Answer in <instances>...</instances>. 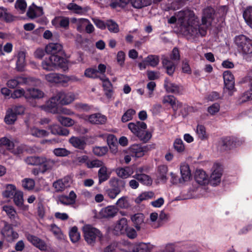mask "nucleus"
<instances>
[{
	"label": "nucleus",
	"mask_w": 252,
	"mask_h": 252,
	"mask_svg": "<svg viewBox=\"0 0 252 252\" xmlns=\"http://www.w3.org/2000/svg\"><path fill=\"white\" fill-rule=\"evenodd\" d=\"M214 10L212 8H207L203 11L202 23L199 25V19L193 11L185 9L178 12L176 16H172L168 19L169 24H174L176 21L180 25L181 31L186 35L197 37L199 35L205 36L207 30L211 26Z\"/></svg>",
	"instance_id": "nucleus-1"
},
{
	"label": "nucleus",
	"mask_w": 252,
	"mask_h": 252,
	"mask_svg": "<svg viewBox=\"0 0 252 252\" xmlns=\"http://www.w3.org/2000/svg\"><path fill=\"white\" fill-rule=\"evenodd\" d=\"M85 240L88 244L94 246L96 242H101L103 238L102 233L97 228L90 224L82 227Z\"/></svg>",
	"instance_id": "nucleus-2"
},
{
	"label": "nucleus",
	"mask_w": 252,
	"mask_h": 252,
	"mask_svg": "<svg viewBox=\"0 0 252 252\" xmlns=\"http://www.w3.org/2000/svg\"><path fill=\"white\" fill-rule=\"evenodd\" d=\"M128 128L144 142H147L151 138V133L146 130L147 125L143 122L137 121L136 123H130L128 125Z\"/></svg>",
	"instance_id": "nucleus-3"
},
{
	"label": "nucleus",
	"mask_w": 252,
	"mask_h": 252,
	"mask_svg": "<svg viewBox=\"0 0 252 252\" xmlns=\"http://www.w3.org/2000/svg\"><path fill=\"white\" fill-rule=\"evenodd\" d=\"M234 41L240 53L243 55L252 56V40L243 34H241L236 36Z\"/></svg>",
	"instance_id": "nucleus-4"
},
{
	"label": "nucleus",
	"mask_w": 252,
	"mask_h": 252,
	"mask_svg": "<svg viewBox=\"0 0 252 252\" xmlns=\"http://www.w3.org/2000/svg\"><path fill=\"white\" fill-rule=\"evenodd\" d=\"M120 181L116 178H112L109 181L111 188L106 190V194L110 199H114L120 193L121 189L119 186Z\"/></svg>",
	"instance_id": "nucleus-5"
},
{
	"label": "nucleus",
	"mask_w": 252,
	"mask_h": 252,
	"mask_svg": "<svg viewBox=\"0 0 252 252\" xmlns=\"http://www.w3.org/2000/svg\"><path fill=\"white\" fill-rule=\"evenodd\" d=\"M222 175V168L219 164H215L213 167V172L209 179V183L213 186L218 185L221 181Z\"/></svg>",
	"instance_id": "nucleus-6"
},
{
	"label": "nucleus",
	"mask_w": 252,
	"mask_h": 252,
	"mask_svg": "<svg viewBox=\"0 0 252 252\" xmlns=\"http://www.w3.org/2000/svg\"><path fill=\"white\" fill-rule=\"evenodd\" d=\"M223 78L225 89L229 91V94L232 95L235 89V81L233 75L230 71L226 70L223 73Z\"/></svg>",
	"instance_id": "nucleus-7"
},
{
	"label": "nucleus",
	"mask_w": 252,
	"mask_h": 252,
	"mask_svg": "<svg viewBox=\"0 0 252 252\" xmlns=\"http://www.w3.org/2000/svg\"><path fill=\"white\" fill-rule=\"evenodd\" d=\"M2 210L6 213L11 220L13 221L14 226H17L21 224V220L13 206L4 205L2 207Z\"/></svg>",
	"instance_id": "nucleus-8"
},
{
	"label": "nucleus",
	"mask_w": 252,
	"mask_h": 252,
	"mask_svg": "<svg viewBox=\"0 0 252 252\" xmlns=\"http://www.w3.org/2000/svg\"><path fill=\"white\" fill-rule=\"evenodd\" d=\"M31 81V78L22 76H17L8 80L6 83L7 87L10 89H14L18 85H26Z\"/></svg>",
	"instance_id": "nucleus-9"
},
{
	"label": "nucleus",
	"mask_w": 252,
	"mask_h": 252,
	"mask_svg": "<svg viewBox=\"0 0 252 252\" xmlns=\"http://www.w3.org/2000/svg\"><path fill=\"white\" fill-rule=\"evenodd\" d=\"M1 232L2 235L8 242L13 241L18 237V234L14 231L11 225L5 221Z\"/></svg>",
	"instance_id": "nucleus-10"
},
{
	"label": "nucleus",
	"mask_w": 252,
	"mask_h": 252,
	"mask_svg": "<svg viewBox=\"0 0 252 252\" xmlns=\"http://www.w3.org/2000/svg\"><path fill=\"white\" fill-rule=\"evenodd\" d=\"M131 220L133 226L137 231L145 229V222L144 221V215L142 213H137L131 215Z\"/></svg>",
	"instance_id": "nucleus-11"
},
{
	"label": "nucleus",
	"mask_w": 252,
	"mask_h": 252,
	"mask_svg": "<svg viewBox=\"0 0 252 252\" xmlns=\"http://www.w3.org/2000/svg\"><path fill=\"white\" fill-rule=\"evenodd\" d=\"M84 120L88 121L92 124L102 125L106 123L107 118L104 115L100 113H95L85 116Z\"/></svg>",
	"instance_id": "nucleus-12"
},
{
	"label": "nucleus",
	"mask_w": 252,
	"mask_h": 252,
	"mask_svg": "<svg viewBox=\"0 0 252 252\" xmlns=\"http://www.w3.org/2000/svg\"><path fill=\"white\" fill-rule=\"evenodd\" d=\"M27 238L30 243L39 250L45 251L47 249V246L46 243L44 240L38 237L31 234H28Z\"/></svg>",
	"instance_id": "nucleus-13"
},
{
	"label": "nucleus",
	"mask_w": 252,
	"mask_h": 252,
	"mask_svg": "<svg viewBox=\"0 0 252 252\" xmlns=\"http://www.w3.org/2000/svg\"><path fill=\"white\" fill-rule=\"evenodd\" d=\"M148 147V146H147L142 147L140 145H133L129 148V152L132 157H141L144 156L146 152L149 150L150 149Z\"/></svg>",
	"instance_id": "nucleus-14"
},
{
	"label": "nucleus",
	"mask_w": 252,
	"mask_h": 252,
	"mask_svg": "<svg viewBox=\"0 0 252 252\" xmlns=\"http://www.w3.org/2000/svg\"><path fill=\"white\" fill-rule=\"evenodd\" d=\"M52 24L56 28L68 29L69 25V18L66 17L56 16L51 21Z\"/></svg>",
	"instance_id": "nucleus-15"
},
{
	"label": "nucleus",
	"mask_w": 252,
	"mask_h": 252,
	"mask_svg": "<svg viewBox=\"0 0 252 252\" xmlns=\"http://www.w3.org/2000/svg\"><path fill=\"white\" fill-rule=\"evenodd\" d=\"M69 178L65 177L54 182L53 187L56 192H62L69 186Z\"/></svg>",
	"instance_id": "nucleus-16"
},
{
	"label": "nucleus",
	"mask_w": 252,
	"mask_h": 252,
	"mask_svg": "<svg viewBox=\"0 0 252 252\" xmlns=\"http://www.w3.org/2000/svg\"><path fill=\"white\" fill-rule=\"evenodd\" d=\"M128 227L127 220L125 218H123L119 220L115 224L113 228L114 233L116 235L125 233Z\"/></svg>",
	"instance_id": "nucleus-17"
},
{
	"label": "nucleus",
	"mask_w": 252,
	"mask_h": 252,
	"mask_svg": "<svg viewBox=\"0 0 252 252\" xmlns=\"http://www.w3.org/2000/svg\"><path fill=\"white\" fill-rule=\"evenodd\" d=\"M56 161L51 158H47L45 157H41L40 165H42L41 172L44 173L48 170L52 169L56 165Z\"/></svg>",
	"instance_id": "nucleus-18"
},
{
	"label": "nucleus",
	"mask_w": 252,
	"mask_h": 252,
	"mask_svg": "<svg viewBox=\"0 0 252 252\" xmlns=\"http://www.w3.org/2000/svg\"><path fill=\"white\" fill-rule=\"evenodd\" d=\"M44 78L52 84H63V75L57 73H50L45 75Z\"/></svg>",
	"instance_id": "nucleus-19"
},
{
	"label": "nucleus",
	"mask_w": 252,
	"mask_h": 252,
	"mask_svg": "<svg viewBox=\"0 0 252 252\" xmlns=\"http://www.w3.org/2000/svg\"><path fill=\"white\" fill-rule=\"evenodd\" d=\"M162 102L164 104H169L174 111L182 107V103L179 102L173 95H167L162 97Z\"/></svg>",
	"instance_id": "nucleus-20"
},
{
	"label": "nucleus",
	"mask_w": 252,
	"mask_h": 252,
	"mask_svg": "<svg viewBox=\"0 0 252 252\" xmlns=\"http://www.w3.org/2000/svg\"><path fill=\"white\" fill-rule=\"evenodd\" d=\"M164 86L166 91L168 93L181 94L183 91V88L181 86L173 83L167 79L165 80Z\"/></svg>",
	"instance_id": "nucleus-21"
},
{
	"label": "nucleus",
	"mask_w": 252,
	"mask_h": 252,
	"mask_svg": "<svg viewBox=\"0 0 252 252\" xmlns=\"http://www.w3.org/2000/svg\"><path fill=\"white\" fill-rule=\"evenodd\" d=\"M118 210L115 206H108L102 208L99 212V215L101 218H110L116 216Z\"/></svg>",
	"instance_id": "nucleus-22"
},
{
	"label": "nucleus",
	"mask_w": 252,
	"mask_h": 252,
	"mask_svg": "<svg viewBox=\"0 0 252 252\" xmlns=\"http://www.w3.org/2000/svg\"><path fill=\"white\" fill-rule=\"evenodd\" d=\"M63 45L59 43H49L45 48V51L47 54L54 55L58 53L62 54L63 52Z\"/></svg>",
	"instance_id": "nucleus-23"
},
{
	"label": "nucleus",
	"mask_w": 252,
	"mask_h": 252,
	"mask_svg": "<svg viewBox=\"0 0 252 252\" xmlns=\"http://www.w3.org/2000/svg\"><path fill=\"white\" fill-rule=\"evenodd\" d=\"M44 93L37 88H29L26 90V99H40L43 97Z\"/></svg>",
	"instance_id": "nucleus-24"
},
{
	"label": "nucleus",
	"mask_w": 252,
	"mask_h": 252,
	"mask_svg": "<svg viewBox=\"0 0 252 252\" xmlns=\"http://www.w3.org/2000/svg\"><path fill=\"white\" fill-rule=\"evenodd\" d=\"M43 14V12L42 7H38L34 4L29 6L27 12V15L31 19H34Z\"/></svg>",
	"instance_id": "nucleus-25"
},
{
	"label": "nucleus",
	"mask_w": 252,
	"mask_h": 252,
	"mask_svg": "<svg viewBox=\"0 0 252 252\" xmlns=\"http://www.w3.org/2000/svg\"><path fill=\"white\" fill-rule=\"evenodd\" d=\"M162 63L163 66L166 69L167 73L172 75L175 69V64L173 61H171L167 57H163Z\"/></svg>",
	"instance_id": "nucleus-26"
},
{
	"label": "nucleus",
	"mask_w": 252,
	"mask_h": 252,
	"mask_svg": "<svg viewBox=\"0 0 252 252\" xmlns=\"http://www.w3.org/2000/svg\"><path fill=\"white\" fill-rule=\"evenodd\" d=\"M194 178L197 183L200 185H205L209 183V178L206 172L202 169L196 170Z\"/></svg>",
	"instance_id": "nucleus-27"
},
{
	"label": "nucleus",
	"mask_w": 252,
	"mask_h": 252,
	"mask_svg": "<svg viewBox=\"0 0 252 252\" xmlns=\"http://www.w3.org/2000/svg\"><path fill=\"white\" fill-rule=\"evenodd\" d=\"M117 175L121 178L126 179L133 173V169L129 167L118 168L116 169Z\"/></svg>",
	"instance_id": "nucleus-28"
},
{
	"label": "nucleus",
	"mask_w": 252,
	"mask_h": 252,
	"mask_svg": "<svg viewBox=\"0 0 252 252\" xmlns=\"http://www.w3.org/2000/svg\"><path fill=\"white\" fill-rule=\"evenodd\" d=\"M132 177L143 185L150 186L153 183L152 179L148 175L143 173H136Z\"/></svg>",
	"instance_id": "nucleus-29"
},
{
	"label": "nucleus",
	"mask_w": 252,
	"mask_h": 252,
	"mask_svg": "<svg viewBox=\"0 0 252 252\" xmlns=\"http://www.w3.org/2000/svg\"><path fill=\"white\" fill-rule=\"evenodd\" d=\"M60 95L61 98V104L63 105H68L75 99V94L71 92L65 93L63 92H60Z\"/></svg>",
	"instance_id": "nucleus-30"
},
{
	"label": "nucleus",
	"mask_w": 252,
	"mask_h": 252,
	"mask_svg": "<svg viewBox=\"0 0 252 252\" xmlns=\"http://www.w3.org/2000/svg\"><path fill=\"white\" fill-rule=\"evenodd\" d=\"M69 141L73 147L79 149H83L86 144L83 137L72 136L69 139Z\"/></svg>",
	"instance_id": "nucleus-31"
},
{
	"label": "nucleus",
	"mask_w": 252,
	"mask_h": 252,
	"mask_svg": "<svg viewBox=\"0 0 252 252\" xmlns=\"http://www.w3.org/2000/svg\"><path fill=\"white\" fill-rule=\"evenodd\" d=\"M51 132L53 134H58L60 135L67 136L69 134V130L64 128H62L58 125H53L50 126L49 128Z\"/></svg>",
	"instance_id": "nucleus-32"
},
{
	"label": "nucleus",
	"mask_w": 252,
	"mask_h": 252,
	"mask_svg": "<svg viewBox=\"0 0 252 252\" xmlns=\"http://www.w3.org/2000/svg\"><path fill=\"white\" fill-rule=\"evenodd\" d=\"M180 172L182 178L184 181H187L189 180L191 177V172L189 165L187 163L184 162L181 164Z\"/></svg>",
	"instance_id": "nucleus-33"
},
{
	"label": "nucleus",
	"mask_w": 252,
	"mask_h": 252,
	"mask_svg": "<svg viewBox=\"0 0 252 252\" xmlns=\"http://www.w3.org/2000/svg\"><path fill=\"white\" fill-rule=\"evenodd\" d=\"M66 8L71 12L79 15H83L87 11L84 8L73 2L68 3L66 6Z\"/></svg>",
	"instance_id": "nucleus-34"
},
{
	"label": "nucleus",
	"mask_w": 252,
	"mask_h": 252,
	"mask_svg": "<svg viewBox=\"0 0 252 252\" xmlns=\"http://www.w3.org/2000/svg\"><path fill=\"white\" fill-rule=\"evenodd\" d=\"M232 141L230 137L221 138L219 143V147L221 151H226L232 147Z\"/></svg>",
	"instance_id": "nucleus-35"
},
{
	"label": "nucleus",
	"mask_w": 252,
	"mask_h": 252,
	"mask_svg": "<svg viewBox=\"0 0 252 252\" xmlns=\"http://www.w3.org/2000/svg\"><path fill=\"white\" fill-rule=\"evenodd\" d=\"M100 79L102 81L103 87L106 92L105 94L108 97H111L112 94V84L111 82L105 76L100 77Z\"/></svg>",
	"instance_id": "nucleus-36"
},
{
	"label": "nucleus",
	"mask_w": 252,
	"mask_h": 252,
	"mask_svg": "<svg viewBox=\"0 0 252 252\" xmlns=\"http://www.w3.org/2000/svg\"><path fill=\"white\" fill-rule=\"evenodd\" d=\"M110 177V173L108 172L107 168L105 165L99 169L98 171V177L99 183L100 184L107 180Z\"/></svg>",
	"instance_id": "nucleus-37"
},
{
	"label": "nucleus",
	"mask_w": 252,
	"mask_h": 252,
	"mask_svg": "<svg viewBox=\"0 0 252 252\" xmlns=\"http://www.w3.org/2000/svg\"><path fill=\"white\" fill-rule=\"evenodd\" d=\"M26 55L24 52H20L17 56L16 62V68L18 71H22L25 66Z\"/></svg>",
	"instance_id": "nucleus-38"
},
{
	"label": "nucleus",
	"mask_w": 252,
	"mask_h": 252,
	"mask_svg": "<svg viewBox=\"0 0 252 252\" xmlns=\"http://www.w3.org/2000/svg\"><path fill=\"white\" fill-rule=\"evenodd\" d=\"M17 117L12 110L8 108L4 117V122L7 125H13L17 120Z\"/></svg>",
	"instance_id": "nucleus-39"
},
{
	"label": "nucleus",
	"mask_w": 252,
	"mask_h": 252,
	"mask_svg": "<svg viewBox=\"0 0 252 252\" xmlns=\"http://www.w3.org/2000/svg\"><path fill=\"white\" fill-rule=\"evenodd\" d=\"M72 22L76 24L77 30L79 32H81L83 31L84 28L86 26V24L89 23V20L85 18H72Z\"/></svg>",
	"instance_id": "nucleus-40"
},
{
	"label": "nucleus",
	"mask_w": 252,
	"mask_h": 252,
	"mask_svg": "<svg viewBox=\"0 0 252 252\" xmlns=\"http://www.w3.org/2000/svg\"><path fill=\"white\" fill-rule=\"evenodd\" d=\"M0 19L6 22H10L13 20V17L6 8L0 7Z\"/></svg>",
	"instance_id": "nucleus-41"
},
{
	"label": "nucleus",
	"mask_w": 252,
	"mask_h": 252,
	"mask_svg": "<svg viewBox=\"0 0 252 252\" xmlns=\"http://www.w3.org/2000/svg\"><path fill=\"white\" fill-rule=\"evenodd\" d=\"M30 132L32 136L37 137H45L49 135V132L46 130L40 129L35 127H32L31 128Z\"/></svg>",
	"instance_id": "nucleus-42"
},
{
	"label": "nucleus",
	"mask_w": 252,
	"mask_h": 252,
	"mask_svg": "<svg viewBox=\"0 0 252 252\" xmlns=\"http://www.w3.org/2000/svg\"><path fill=\"white\" fill-rule=\"evenodd\" d=\"M17 191L14 185L9 184L6 186L5 190L3 192L2 194L6 198L12 197Z\"/></svg>",
	"instance_id": "nucleus-43"
},
{
	"label": "nucleus",
	"mask_w": 252,
	"mask_h": 252,
	"mask_svg": "<svg viewBox=\"0 0 252 252\" xmlns=\"http://www.w3.org/2000/svg\"><path fill=\"white\" fill-rule=\"evenodd\" d=\"M129 3L136 8H141L149 5L151 4L150 0H130Z\"/></svg>",
	"instance_id": "nucleus-44"
},
{
	"label": "nucleus",
	"mask_w": 252,
	"mask_h": 252,
	"mask_svg": "<svg viewBox=\"0 0 252 252\" xmlns=\"http://www.w3.org/2000/svg\"><path fill=\"white\" fill-rule=\"evenodd\" d=\"M144 62L152 67H155L158 64L159 59L157 55H150L145 59Z\"/></svg>",
	"instance_id": "nucleus-45"
},
{
	"label": "nucleus",
	"mask_w": 252,
	"mask_h": 252,
	"mask_svg": "<svg viewBox=\"0 0 252 252\" xmlns=\"http://www.w3.org/2000/svg\"><path fill=\"white\" fill-rule=\"evenodd\" d=\"M116 206L121 209H128L130 204L127 196H124L119 198L116 203Z\"/></svg>",
	"instance_id": "nucleus-46"
},
{
	"label": "nucleus",
	"mask_w": 252,
	"mask_h": 252,
	"mask_svg": "<svg viewBox=\"0 0 252 252\" xmlns=\"http://www.w3.org/2000/svg\"><path fill=\"white\" fill-rule=\"evenodd\" d=\"M154 193L152 191L144 192L135 199V202L137 204H139L143 200L153 198L154 197Z\"/></svg>",
	"instance_id": "nucleus-47"
},
{
	"label": "nucleus",
	"mask_w": 252,
	"mask_h": 252,
	"mask_svg": "<svg viewBox=\"0 0 252 252\" xmlns=\"http://www.w3.org/2000/svg\"><path fill=\"white\" fill-rule=\"evenodd\" d=\"M58 121L65 126H71L75 124V121L70 118L58 116L57 117Z\"/></svg>",
	"instance_id": "nucleus-48"
},
{
	"label": "nucleus",
	"mask_w": 252,
	"mask_h": 252,
	"mask_svg": "<svg viewBox=\"0 0 252 252\" xmlns=\"http://www.w3.org/2000/svg\"><path fill=\"white\" fill-rule=\"evenodd\" d=\"M243 16L247 24L252 29V6L248 7Z\"/></svg>",
	"instance_id": "nucleus-49"
},
{
	"label": "nucleus",
	"mask_w": 252,
	"mask_h": 252,
	"mask_svg": "<svg viewBox=\"0 0 252 252\" xmlns=\"http://www.w3.org/2000/svg\"><path fill=\"white\" fill-rule=\"evenodd\" d=\"M41 157L30 156L24 159V161L28 165L33 166L40 165Z\"/></svg>",
	"instance_id": "nucleus-50"
},
{
	"label": "nucleus",
	"mask_w": 252,
	"mask_h": 252,
	"mask_svg": "<svg viewBox=\"0 0 252 252\" xmlns=\"http://www.w3.org/2000/svg\"><path fill=\"white\" fill-rule=\"evenodd\" d=\"M196 133L198 138L202 140H204L208 138V135L206 131L205 127L203 125H197L196 129Z\"/></svg>",
	"instance_id": "nucleus-51"
},
{
	"label": "nucleus",
	"mask_w": 252,
	"mask_h": 252,
	"mask_svg": "<svg viewBox=\"0 0 252 252\" xmlns=\"http://www.w3.org/2000/svg\"><path fill=\"white\" fill-rule=\"evenodd\" d=\"M12 197L14 203L17 206L21 207L23 206L24 202L23 193L21 191L18 190Z\"/></svg>",
	"instance_id": "nucleus-52"
},
{
	"label": "nucleus",
	"mask_w": 252,
	"mask_h": 252,
	"mask_svg": "<svg viewBox=\"0 0 252 252\" xmlns=\"http://www.w3.org/2000/svg\"><path fill=\"white\" fill-rule=\"evenodd\" d=\"M48 59L56 67L57 66H61L64 60V58L54 55H51L48 58Z\"/></svg>",
	"instance_id": "nucleus-53"
},
{
	"label": "nucleus",
	"mask_w": 252,
	"mask_h": 252,
	"mask_svg": "<svg viewBox=\"0 0 252 252\" xmlns=\"http://www.w3.org/2000/svg\"><path fill=\"white\" fill-rule=\"evenodd\" d=\"M50 230L54 236L58 239H63V234L61 229L55 224H52L50 226Z\"/></svg>",
	"instance_id": "nucleus-54"
},
{
	"label": "nucleus",
	"mask_w": 252,
	"mask_h": 252,
	"mask_svg": "<svg viewBox=\"0 0 252 252\" xmlns=\"http://www.w3.org/2000/svg\"><path fill=\"white\" fill-rule=\"evenodd\" d=\"M132 252H150V251L146 244L141 243L133 247Z\"/></svg>",
	"instance_id": "nucleus-55"
},
{
	"label": "nucleus",
	"mask_w": 252,
	"mask_h": 252,
	"mask_svg": "<svg viewBox=\"0 0 252 252\" xmlns=\"http://www.w3.org/2000/svg\"><path fill=\"white\" fill-rule=\"evenodd\" d=\"M69 237L73 243H75L79 240L80 235L77 227L74 226L71 229L69 232Z\"/></svg>",
	"instance_id": "nucleus-56"
},
{
	"label": "nucleus",
	"mask_w": 252,
	"mask_h": 252,
	"mask_svg": "<svg viewBox=\"0 0 252 252\" xmlns=\"http://www.w3.org/2000/svg\"><path fill=\"white\" fill-rule=\"evenodd\" d=\"M135 114L136 111L134 109H128L122 116V121L125 123L132 120Z\"/></svg>",
	"instance_id": "nucleus-57"
},
{
	"label": "nucleus",
	"mask_w": 252,
	"mask_h": 252,
	"mask_svg": "<svg viewBox=\"0 0 252 252\" xmlns=\"http://www.w3.org/2000/svg\"><path fill=\"white\" fill-rule=\"evenodd\" d=\"M27 6V3L25 0H17L15 3V8L20 13L25 12Z\"/></svg>",
	"instance_id": "nucleus-58"
},
{
	"label": "nucleus",
	"mask_w": 252,
	"mask_h": 252,
	"mask_svg": "<svg viewBox=\"0 0 252 252\" xmlns=\"http://www.w3.org/2000/svg\"><path fill=\"white\" fill-rule=\"evenodd\" d=\"M174 149L179 153H182L185 150V146L183 140L181 139H176L174 142Z\"/></svg>",
	"instance_id": "nucleus-59"
},
{
	"label": "nucleus",
	"mask_w": 252,
	"mask_h": 252,
	"mask_svg": "<svg viewBox=\"0 0 252 252\" xmlns=\"http://www.w3.org/2000/svg\"><path fill=\"white\" fill-rule=\"evenodd\" d=\"M22 183L23 188L27 190L32 189L35 186L34 181L30 178L24 179Z\"/></svg>",
	"instance_id": "nucleus-60"
},
{
	"label": "nucleus",
	"mask_w": 252,
	"mask_h": 252,
	"mask_svg": "<svg viewBox=\"0 0 252 252\" xmlns=\"http://www.w3.org/2000/svg\"><path fill=\"white\" fill-rule=\"evenodd\" d=\"M26 90L20 88L15 90L11 94V97L13 99H17L24 96L26 98Z\"/></svg>",
	"instance_id": "nucleus-61"
},
{
	"label": "nucleus",
	"mask_w": 252,
	"mask_h": 252,
	"mask_svg": "<svg viewBox=\"0 0 252 252\" xmlns=\"http://www.w3.org/2000/svg\"><path fill=\"white\" fill-rule=\"evenodd\" d=\"M84 75L88 78H100L97 69L93 68H87L85 70Z\"/></svg>",
	"instance_id": "nucleus-62"
},
{
	"label": "nucleus",
	"mask_w": 252,
	"mask_h": 252,
	"mask_svg": "<svg viewBox=\"0 0 252 252\" xmlns=\"http://www.w3.org/2000/svg\"><path fill=\"white\" fill-rule=\"evenodd\" d=\"M106 26L108 30L111 32L117 33L119 31L118 24L112 20L108 21L106 23Z\"/></svg>",
	"instance_id": "nucleus-63"
},
{
	"label": "nucleus",
	"mask_w": 252,
	"mask_h": 252,
	"mask_svg": "<svg viewBox=\"0 0 252 252\" xmlns=\"http://www.w3.org/2000/svg\"><path fill=\"white\" fill-rule=\"evenodd\" d=\"M251 99H252V93L250 90L243 94L238 99V103L241 104Z\"/></svg>",
	"instance_id": "nucleus-64"
}]
</instances>
